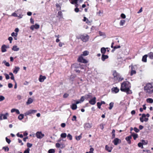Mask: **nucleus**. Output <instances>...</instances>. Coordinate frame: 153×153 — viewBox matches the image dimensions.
Segmentation results:
<instances>
[{"mask_svg":"<svg viewBox=\"0 0 153 153\" xmlns=\"http://www.w3.org/2000/svg\"><path fill=\"white\" fill-rule=\"evenodd\" d=\"M130 83L128 82H124L121 84L120 90L122 91L126 92L127 94H131L132 93V91L130 89Z\"/></svg>","mask_w":153,"mask_h":153,"instance_id":"obj_1","label":"nucleus"},{"mask_svg":"<svg viewBox=\"0 0 153 153\" xmlns=\"http://www.w3.org/2000/svg\"><path fill=\"white\" fill-rule=\"evenodd\" d=\"M145 92L148 94H151L153 92V82L147 83L144 87Z\"/></svg>","mask_w":153,"mask_h":153,"instance_id":"obj_2","label":"nucleus"},{"mask_svg":"<svg viewBox=\"0 0 153 153\" xmlns=\"http://www.w3.org/2000/svg\"><path fill=\"white\" fill-rule=\"evenodd\" d=\"M79 38L84 42H87L89 39V36L87 34H81L79 36Z\"/></svg>","mask_w":153,"mask_h":153,"instance_id":"obj_3","label":"nucleus"},{"mask_svg":"<svg viewBox=\"0 0 153 153\" xmlns=\"http://www.w3.org/2000/svg\"><path fill=\"white\" fill-rule=\"evenodd\" d=\"M37 111L35 110H30L24 113L25 115L26 116L31 114H34L37 112Z\"/></svg>","mask_w":153,"mask_h":153,"instance_id":"obj_4","label":"nucleus"},{"mask_svg":"<svg viewBox=\"0 0 153 153\" xmlns=\"http://www.w3.org/2000/svg\"><path fill=\"white\" fill-rule=\"evenodd\" d=\"M9 116V114L7 113H5L3 114H0V120L7 119V117Z\"/></svg>","mask_w":153,"mask_h":153,"instance_id":"obj_5","label":"nucleus"},{"mask_svg":"<svg viewBox=\"0 0 153 153\" xmlns=\"http://www.w3.org/2000/svg\"><path fill=\"white\" fill-rule=\"evenodd\" d=\"M78 61L80 62H82L84 63H86L88 62V61L85 59H84L82 56H79Z\"/></svg>","mask_w":153,"mask_h":153,"instance_id":"obj_6","label":"nucleus"},{"mask_svg":"<svg viewBox=\"0 0 153 153\" xmlns=\"http://www.w3.org/2000/svg\"><path fill=\"white\" fill-rule=\"evenodd\" d=\"M37 137L39 139H41L43 137L44 134H42L41 132H37L36 133Z\"/></svg>","mask_w":153,"mask_h":153,"instance_id":"obj_7","label":"nucleus"},{"mask_svg":"<svg viewBox=\"0 0 153 153\" xmlns=\"http://www.w3.org/2000/svg\"><path fill=\"white\" fill-rule=\"evenodd\" d=\"M113 143L115 145H117L121 143V140L118 138H116L113 141Z\"/></svg>","mask_w":153,"mask_h":153,"instance_id":"obj_8","label":"nucleus"},{"mask_svg":"<svg viewBox=\"0 0 153 153\" xmlns=\"http://www.w3.org/2000/svg\"><path fill=\"white\" fill-rule=\"evenodd\" d=\"M96 97H94L89 101V103L91 105H94L96 103Z\"/></svg>","mask_w":153,"mask_h":153,"instance_id":"obj_9","label":"nucleus"},{"mask_svg":"<svg viewBox=\"0 0 153 153\" xmlns=\"http://www.w3.org/2000/svg\"><path fill=\"white\" fill-rule=\"evenodd\" d=\"M92 127L91 124L88 123H85L84 126V127L85 129H89Z\"/></svg>","mask_w":153,"mask_h":153,"instance_id":"obj_10","label":"nucleus"},{"mask_svg":"<svg viewBox=\"0 0 153 153\" xmlns=\"http://www.w3.org/2000/svg\"><path fill=\"white\" fill-rule=\"evenodd\" d=\"M111 90L112 92H114L115 93H118L119 91V88L117 87L113 88L111 89Z\"/></svg>","mask_w":153,"mask_h":153,"instance_id":"obj_11","label":"nucleus"},{"mask_svg":"<svg viewBox=\"0 0 153 153\" xmlns=\"http://www.w3.org/2000/svg\"><path fill=\"white\" fill-rule=\"evenodd\" d=\"M45 79V76L40 75L39 78V81L40 82H43Z\"/></svg>","mask_w":153,"mask_h":153,"instance_id":"obj_12","label":"nucleus"},{"mask_svg":"<svg viewBox=\"0 0 153 153\" xmlns=\"http://www.w3.org/2000/svg\"><path fill=\"white\" fill-rule=\"evenodd\" d=\"M12 50L15 51H17L19 50V48L17 45H14L13 46Z\"/></svg>","mask_w":153,"mask_h":153,"instance_id":"obj_13","label":"nucleus"},{"mask_svg":"<svg viewBox=\"0 0 153 153\" xmlns=\"http://www.w3.org/2000/svg\"><path fill=\"white\" fill-rule=\"evenodd\" d=\"M6 45H3L1 47V51L2 52H4L7 51Z\"/></svg>","mask_w":153,"mask_h":153,"instance_id":"obj_14","label":"nucleus"},{"mask_svg":"<svg viewBox=\"0 0 153 153\" xmlns=\"http://www.w3.org/2000/svg\"><path fill=\"white\" fill-rule=\"evenodd\" d=\"M131 136L127 137H126L125 139L127 141L128 144H130L131 143Z\"/></svg>","mask_w":153,"mask_h":153,"instance_id":"obj_15","label":"nucleus"},{"mask_svg":"<svg viewBox=\"0 0 153 153\" xmlns=\"http://www.w3.org/2000/svg\"><path fill=\"white\" fill-rule=\"evenodd\" d=\"M19 69L20 68L19 67L17 66L15 67V68L13 71V73L15 74H17L18 71H19Z\"/></svg>","mask_w":153,"mask_h":153,"instance_id":"obj_16","label":"nucleus"},{"mask_svg":"<svg viewBox=\"0 0 153 153\" xmlns=\"http://www.w3.org/2000/svg\"><path fill=\"white\" fill-rule=\"evenodd\" d=\"M148 57V55L147 54H146L144 55L142 57V62H147V58Z\"/></svg>","mask_w":153,"mask_h":153,"instance_id":"obj_17","label":"nucleus"},{"mask_svg":"<svg viewBox=\"0 0 153 153\" xmlns=\"http://www.w3.org/2000/svg\"><path fill=\"white\" fill-rule=\"evenodd\" d=\"M130 133L131 134V136H133L134 138V140H135L138 137V135L137 134L134 133H132L131 132H130Z\"/></svg>","mask_w":153,"mask_h":153,"instance_id":"obj_18","label":"nucleus"},{"mask_svg":"<svg viewBox=\"0 0 153 153\" xmlns=\"http://www.w3.org/2000/svg\"><path fill=\"white\" fill-rule=\"evenodd\" d=\"M33 101V100L31 98H29L28 99L26 104L27 105H28L31 103Z\"/></svg>","mask_w":153,"mask_h":153,"instance_id":"obj_19","label":"nucleus"},{"mask_svg":"<svg viewBox=\"0 0 153 153\" xmlns=\"http://www.w3.org/2000/svg\"><path fill=\"white\" fill-rule=\"evenodd\" d=\"M105 149L106 150L108 151V152H111L112 149V148L111 147H109L107 145H106Z\"/></svg>","mask_w":153,"mask_h":153,"instance_id":"obj_20","label":"nucleus"},{"mask_svg":"<svg viewBox=\"0 0 153 153\" xmlns=\"http://www.w3.org/2000/svg\"><path fill=\"white\" fill-rule=\"evenodd\" d=\"M113 75L115 79H116L119 76V74H118L116 71H113Z\"/></svg>","mask_w":153,"mask_h":153,"instance_id":"obj_21","label":"nucleus"},{"mask_svg":"<svg viewBox=\"0 0 153 153\" xmlns=\"http://www.w3.org/2000/svg\"><path fill=\"white\" fill-rule=\"evenodd\" d=\"M148 56L151 59H153V52H150L148 54Z\"/></svg>","mask_w":153,"mask_h":153,"instance_id":"obj_22","label":"nucleus"},{"mask_svg":"<svg viewBox=\"0 0 153 153\" xmlns=\"http://www.w3.org/2000/svg\"><path fill=\"white\" fill-rule=\"evenodd\" d=\"M108 56L107 55H105L104 54H102V56L101 59L102 61H104L105 60L108 58Z\"/></svg>","mask_w":153,"mask_h":153,"instance_id":"obj_23","label":"nucleus"},{"mask_svg":"<svg viewBox=\"0 0 153 153\" xmlns=\"http://www.w3.org/2000/svg\"><path fill=\"white\" fill-rule=\"evenodd\" d=\"M71 108L73 110H76L77 108V105L75 104H73L71 106Z\"/></svg>","mask_w":153,"mask_h":153,"instance_id":"obj_24","label":"nucleus"},{"mask_svg":"<svg viewBox=\"0 0 153 153\" xmlns=\"http://www.w3.org/2000/svg\"><path fill=\"white\" fill-rule=\"evenodd\" d=\"M106 51V49L105 48L102 47L101 48V52L102 54H104L105 53Z\"/></svg>","mask_w":153,"mask_h":153,"instance_id":"obj_25","label":"nucleus"},{"mask_svg":"<svg viewBox=\"0 0 153 153\" xmlns=\"http://www.w3.org/2000/svg\"><path fill=\"white\" fill-rule=\"evenodd\" d=\"M24 117V115L23 114H20L18 117V118L20 120H22Z\"/></svg>","mask_w":153,"mask_h":153,"instance_id":"obj_26","label":"nucleus"},{"mask_svg":"<svg viewBox=\"0 0 153 153\" xmlns=\"http://www.w3.org/2000/svg\"><path fill=\"white\" fill-rule=\"evenodd\" d=\"M146 102L149 103H152L153 102V99L149 98L146 99Z\"/></svg>","mask_w":153,"mask_h":153,"instance_id":"obj_27","label":"nucleus"},{"mask_svg":"<svg viewBox=\"0 0 153 153\" xmlns=\"http://www.w3.org/2000/svg\"><path fill=\"white\" fill-rule=\"evenodd\" d=\"M114 104V103L113 102H111L110 103L109 105L110 106L108 107V109L109 110H111L112 109V108L113 107Z\"/></svg>","mask_w":153,"mask_h":153,"instance_id":"obj_28","label":"nucleus"},{"mask_svg":"<svg viewBox=\"0 0 153 153\" xmlns=\"http://www.w3.org/2000/svg\"><path fill=\"white\" fill-rule=\"evenodd\" d=\"M2 63H4L5 65L7 67H9L10 66L9 63L8 62H7L6 60L3 61L2 62Z\"/></svg>","mask_w":153,"mask_h":153,"instance_id":"obj_29","label":"nucleus"},{"mask_svg":"<svg viewBox=\"0 0 153 153\" xmlns=\"http://www.w3.org/2000/svg\"><path fill=\"white\" fill-rule=\"evenodd\" d=\"M112 138H114L115 137V130L114 129H113L112 131Z\"/></svg>","mask_w":153,"mask_h":153,"instance_id":"obj_30","label":"nucleus"},{"mask_svg":"<svg viewBox=\"0 0 153 153\" xmlns=\"http://www.w3.org/2000/svg\"><path fill=\"white\" fill-rule=\"evenodd\" d=\"M125 22V21L124 20H121L120 23V26H123Z\"/></svg>","mask_w":153,"mask_h":153,"instance_id":"obj_31","label":"nucleus"},{"mask_svg":"<svg viewBox=\"0 0 153 153\" xmlns=\"http://www.w3.org/2000/svg\"><path fill=\"white\" fill-rule=\"evenodd\" d=\"M61 137L62 138H65L67 136L66 134L65 133H63L61 134L60 135Z\"/></svg>","mask_w":153,"mask_h":153,"instance_id":"obj_32","label":"nucleus"},{"mask_svg":"<svg viewBox=\"0 0 153 153\" xmlns=\"http://www.w3.org/2000/svg\"><path fill=\"white\" fill-rule=\"evenodd\" d=\"M82 138L81 134L80 135L76 136V139L77 140H79Z\"/></svg>","mask_w":153,"mask_h":153,"instance_id":"obj_33","label":"nucleus"},{"mask_svg":"<svg viewBox=\"0 0 153 153\" xmlns=\"http://www.w3.org/2000/svg\"><path fill=\"white\" fill-rule=\"evenodd\" d=\"M88 53L87 51H85L83 52L82 55L84 56H87L88 54Z\"/></svg>","mask_w":153,"mask_h":153,"instance_id":"obj_34","label":"nucleus"},{"mask_svg":"<svg viewBox=\"0 0 153 153\" xmlns=\"http://www.w3.org/2000/svg\"><path fill=\"white\" fill-rule=\"evenodd\" d=\"M136 73V71L135 70H131V75L132 76L134 74H135Z\"/></svg>","mask_w":153,"mask_h":153,"instance_id":"obj_35","label":"nucleus"},{"mask_svg":"<svg viewBox=\"0 0 153 153\" xmlns=\"http://www.w3.org/2000/svg\"><path fill=\"white\" fill-rule=\"evenodd\" d=\"M85 96L87 99L90 98L92 97V95L90 93L87 95H86Z\"/></svg>","mask_w":153,"mask_h":153,"instance_id":"obj_36","label":"nucleus"},{"mask_svg":"<svg viewBox=\"0 0 153 153\" xmlns=\"http://www.w3.org/2000/svg\"><path fill=\"white\" fill-rule=\"evenodd\" d=\"M67 137L70 140H71L72 139V136L70 134H68L67 136Z\"/></svg>","mask_w":153,"mask_h":153,"instance_id":"obj_37","label":"nucleus"},{"mask_svg":"<svg viewBox=\"0 0 153 153\" xmlns=\"http://www.w3.org/2000/svg\"><path fill=\"white\" fill-rule=\"evenodd\" d=\"M116 79L118 80V81L119 82H120L122 81L123 79V78L121 77H120L119 75L118 76L117 78Z\"/></svg>","mask_w":153,"mask_h":153,"instance_id":"obj_38","label":"nucleus"},{"mask_svg":"<svg viewBox=\"0 0 153 153\" xmlns=\"http://www.w3.org/2000/svg\"><path fill=\"white\" fill-rule=\"evenodd\" d=\"M55 152V150L53 149H50L48 151V153H54Z\"/></svg>","mask_w":153,"mask_h":153,"instance_id":"obj_39","label":"nucleus"},{"mask_svg":"<svg viewBox=\"0 0 153 153\" xmlns=\"http://www.w3.org/2000/svg\"><path fill=\"white\" fill-rule=\"evenodd\" d=\"M11 35L13 37V36H16V37H17V35H18V33H15L14 32H13L11 34Z\"/></svg>","mask_w":153,"mask_h":153,"instance_id":"obj_40","label":"nucleus"},{"mask_svg":"<svg viewBox=\"0 0 153 153\" xmlns=\"http://www.w3.org/2000/svg\"><path fill=\"white\" fill-rule=\"evenodd\" d=\"M5 99V97L3 96L0 95V102L3 101Z\"/></svg>","mask_w":153,"mask_h":153,"instance_id":"obj_41","label":"nucleus"},{"mask_svg":"<svg viewBox=\"0 0 153 153\" xmlns=\"http://www.w3.org/2000/svg\"><path fill=\"white\" fill-rule=\"evenodd\" d=\"M4 75L5 76V77H6V79H10V76H9L8 74H7L5 73V74H4Z\"/></svg>","mask_w":153,"mask_h":153,"instance_id":"obj_42","label":"nucleus"},{"mask_svg":"<svg viewBox=\"0 0 153 153\" xmlns=\"http://www.w3.org/2000/svg\"><path fill=\"white\" fill-rule=\"evenodd\" d=\"M34 25V28L36 29H38L39 28V25L37 24H35Z\"/></svg>","mask_w":153,"mask_h":153,"instance_id":"obj_43","label":"nucleus"},{"mask_svg":"<svg viewBox=\"0 0 153 153\" xmlns=\"http://www.w3.org/2000/svg\"><path fill=\"white\" fill-rule=\"evenodd\" d=\"M138 146L140 147H141V148H143V144H142V143H139L138 144Z\"/></svg>","mask_w":153,"mask_h":153,"instance_id":"obj_44","label":"nucleus"},{"mask_svg":"<svg viewBox=\"0 0 153 153\" xmlns=\"http://www.w3.org/2000/svg\"><path fill=\"white\" fill-rule=\"evenodd\" d=\"M97 105L98 108H99L100 109L101 108V104L100 102H98L97 103Z\"/></svg>","mask_w":153,"mask_h":153,"instance_id":"obj_45","label":"nucleus"},{"mask_svg":"<svg viewBox=\"0 0 153 153\" xmlns=\"http://www.w3.org/2000/svg\"><path fill=\"white\" fill-rule=\"evenodd\" d=\"M3 149H4L5 151H8L9 150V148L8 147H4L3 148Z\"/></svg>","mask_w":153,"mask_h":153,"instance_id":"obj_46","label":"nucleus"},{"mask_svg":"<svg viewBox=\"0 0 153 153\" xmlns=\"http://www.w3.org/2000/svg\"><path fill=\"white\" fill-rule=\"evenodd\" d=\"M58 15L59 16L60 18H62V13L61 11H59L58 13Z\"/></svg>","mask_w":153,"mask_h":153,"instance_id":"obj_47","label":"nucleus"},{"mask_svg":"<svg viewBox=\"0 0 153 153\" xmlns=\"http://www.w3.org/2000/svg\"><path fill=\"white\" fill-rule=\"evenodd\" d=\"M134 131L137 133L139 131V130L136 127H134Z\"/></svg>","mask_w":153,"mask_h":153,"instance_id":"obj_48","label":"nucleus"},{"mask_svg":"<svg viewBox=\"0 0 153 153\" xmlns=\"http://www.w3.org/2000/svg\"><path fill=\"white\" fill-rule=\"evenodd\" d=\"M6 142L10 144L11 142V140L10 139H8L7 137H6Z\"/></svg>","mask_w":153,"mask_h":153,"instance_id":"obj_49","label":"nucleus"},{"mask_svg":"<svg viewBox=\"0 0 153 153\" xmlns=\"http://www.w3.org/2000/svg\"><path fill=\"white\" fill-rule=\"evenodd\" d=\"M94 150V149L92 148H91L90 149V151L88 152L89 153H93V151Z\"/></svg>","mask_w":153,"mask_h":153,"instance_id":"obj_50","label":"nucleus"},{"mask_svg":"<svg viewBox=\"0 0 153 153\" xmlns=\"http://www.w3.org/2000/svg\"><path fill=\"white\" fill-rule=\"evenodd\" d=\"M142 144L144 145H146L147 143V142L145 140H142Z\"/></svg>","mask_w":153,"mask_h":153,"instance_id":"obj_51","label":"nucleus"},{"mask_svg":"<svg viewBox=\"0 0 153 153\" xmlns=\"http://www.w3.org/2000/svg\"><path fill=\"white\" fill-rule=\"evenodd\" d=\"M30 149L29 148H27L26 150H25L24 153H29Z\"/></svg>","mask_w":153,"mask_h":153,"instance_id":"obj_52","label":"nucleus"},{"mask_svg":"<svg viewBox=\"0 0 153 153\" xmlns=\"http://www.w3.org/2000/svg\"><path fill=\"white\" fill-rule=\"evenodd\" d=\"M32 146V144L29 143H27V146L29 148H30Z\"/></svg>","mask_w":153,"mask_h":153,"instance_id":"obj_53","label":"nucleus"},{"mask_svg":"<svg viewBox=\"0 0 153 153\" xmlns=\"http://www.w3.org/2000/svg\"><path fill=\"white\" fill-rule=\"evenodd\" d=\"M16 135L18 137H19L22 138L23 137V135L22 134H20L19 133L17 134Z\"/></svg>","mask_w":153,"mask_h":153,"instance_id":"obj_54","label":"nucleus"},{"mask_svg":"<svg viewBox=\"0 0 153 153\" xmlns=\"http://www.w3.org/2000/svg\"><path fill=\"white\" fill-rule=\"evenodd\" d=\"M11 16H14V17H17L18 16L17 14L15 13H13Z\"/></svg>","mask_w":153,"mask_h":153,"instance_id":"obj_55","label":"nucleus"},{"mask_svg":"<svg viewBox=\"0 0 153 153\" xmlns=\"http://www.w3.org/2000/svg\"><path fill=\"white\" fill-rule=\"evenodd\" d=\"M76 116L74 115L73 116V118L72 119V121H76Z\"/></svg>","mask_w":153,"mask_h":153,"instance_id":"obj_56","label":"nucleus"},{"mask_svg":"<svg viewBox=\"0 0 153 153\" xmlns=\"http://www.w3.org/2000/svg\"><path fill=\"white\" fill-rule=\"evenodd\" d=\"M8 40L10 41V43H12V41L13 40V38L11 37H10L8 38Z\"/></svg>","mask_w":153,"mask_h":153,"instance_id":"obj_57","label":"nucleus"},{"mask_svg":"<svg viewBox=\"0 0 153 153\" xmlns=\"http://www.w3.org/2000/svg\"><path fill=\"white\" fill-rule=\"evenodd\" d=\"M17 98L19 100H20L22 99V96L20 95H18L17 96Z\"/></svg>","mask_w":153,"mask_h":153,"instance_id":"obj_58","label":"nucleus"},{"mask_svg":"<svg viewBox=\"0 0 153 153\" xmlns=\"http://www.w3.org/2000/svg\"><path fill=\"white\" fill-rule=\"evenodd\" d=\"M69 96V94H65L63 95V97L64 98H66L67 97Z\"/></svg>","mask_w":153,"mask_h":153,"instance_id":"obj_59","label":"nucleus"},{"mask_svg":"<svg viewBox=\"0 0 153 153\" xmlns=\"http://www.w3.org/2000/svg\"><path fill=\"white\" fill-rule=\"evenodd\" d=\"M56 146L57 148H59L60 147V144L59 143H57L56 144Z\"/></svg>","mask_w":153,"mask_h":153,"instance_id":"obj_60","label":"nucleus"},{"mask_svg":"<svg viewBox=\"0 0 153 153\" xmlns=\"http://www.w3.org/2000/svg\"><path fill=\"white\" fill-rule=\"evenodd\" d=\"M121 16L122 18L123 19L125 18L126 17V15L123 13H122L121 14Z\"/></svg>","mask_w":153,"mask_h":153,"instance_id":"obj_61","label":"nucleus"},{"mask_svg":"<svg viewBox=\"0 0 153 153\" xmlns=\"http://www.w3.org/2000/svg\"><path fill=\"white\" fill-rule=\"evenodd\" d=\"M13 84L11 83H9L8 84V87L10 88H11L13 87Z\"/></svg>","mask_w":153,"mask_h":153,"instance_id":"obj_62","label":"nucleus"},{"mask_svg":"<svg viewBox=\"0 0 153 153\" xmlns=\"http://www.w3.org/2000/svg\"><path fill=\"white\" fill-rule=\"evenodd\" d=\"M84 100V96H82L81 98L80 101L81 102H83Z\"/></svg>","mask_w":153,"mask_h":153,"instance_id":"obj_63","label":"nucleus"},{"mask_svg":"<svg viewBox=\"0 0 153 153\" xmlns=\"http://www.w3.org/2000/svg\"><path fill=\"white\" fill-rule=\"evenodd\" d=\"M99 34L100 36H105V33L102 32L101 31L99 32Z\"/></svg>","mask_w":153,"mask_h":153,"instance_id":"obj_64","label":"nucleus"}]
</instances>
